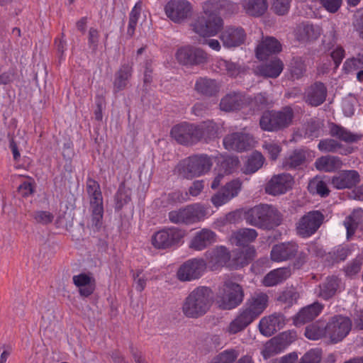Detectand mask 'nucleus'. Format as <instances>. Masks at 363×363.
<instances>
[{"label": "nucleus", "mask_w": 363, "mask_h": 363, "mask_svg": "<svg viewBox=\"0 0 363 363\" xmlns=\"http://www.w3.org/2000/svg\"><path fill=\"white\" fill-rule=\"evenodd\" d=\"M238 9V4L228 0H208L203 4V12L194 19L191 27L201 37L216 36L224 24L220 14H230Z\"/></svg>", "instance_id": "f257e3e1"}, {"label": "nucleus", "mask_w": 363, "mask_h": 363, "mask_svg": "<svg viewBox=\"0 0 363 363\" xmlns=\"http://www.w3.org/2000/svg\"><path fill=\"white\" fill-rule=\"evenodd\" d=\"M212 291L207 286H198L185 298L182 310L189 318H198L204 315L212 303Z\"/></svg>", "instance_id": "f03ea898"}, {"label": "nucleus", "mask_w": 363, "mask_h": 363, "mask_svg": "<svg viewBox=\"0 0 363 363\" xmlns=\"http://www.w3.org/2000/svg\"><path fill=\"white\" fill-rule=\"evenodd\" d=\"M244 218L247 224L263 229H271L279 225L280 222L277 210L267 204H260L248 209Z\"/></svg>", "instance_id": "7ed1b4c3"}, {"label": "nucleus", "mask_w": 363, "mask_h": 363, "mask_svg": "<svg viewBox=\"0 0 363 363\" xmlns=\"http://www.w3.org/2000/svg\"><path fill=\"white\" fill-rule=\"evenodd\" d=\"M270 257L275 262H282L295 259L294 267L299 269L306 262L308 255L305 252L299 250L297 242L288 241L274 245L272 248Z\"/></svg>", "instance_id": "20e7f679"}, {"label": "nucleus", "mask_w": 363, "mask_h": 363, "mask_svg": "<svg viewBox=\"0 0 363 363\" xmlns=\"http://www.w3.org/2000/svg\"><path fill=\"white\" fill-rule=\"evenodd\" d=\"M212 165V160L208 155H194L182 160L177 168L179 175L191 179L208 172Z\"/></svg>", "instance_id": "39448f33"}, {"label": "nucleus", "mask_w": 363, "mask_h": 363, "mask_svg": "<svg viewBox=\"0 0 363 363\" xmlns=\"http://www.w3.org/2000/svg\"><path fill=\"white\" fill-rule=\"evenodd\" d=\"M185 231L177 228H164L151 237V243L157 250H170L179 247L184 242Z\"/></svg>", "instance_id": "423d86ee"}, {"label": "nucleus", "mask_w": 363, "mask_h": 363, "mask_svg": "<svg viewBox=\"0 0 363 363\" xmlns=\"http://www.w3.org/2000/svg\"><path fill=\"white\" fill-rule=\"evenodd\" d=\"M294 118V111L286 106L279 111H267L263 113L260 120L261 128L267 131H274L288 127Z\"/></svg>", "instance_id": "0eeeda50"}, {"label": "nucleus", "mask_w": 363, "mask_h": 363, "mask_svg": "<svg viewBox=\"0 0 363 363\" xmlns=\"http://www.w3.org/2000/svg\"><path fill=\"white\" fill-rule=\"evenodd\" d=\"M206 215V208L199 203H195L177 211H172L168 217L175 224H192L204 219Z\"/></svg>", "instance_id": "6e6552de"}, {"label": "nucleus", "mask_w": 363, "mask_h": 363, "mask_svg": "<svg viewBox=\"0 0 363 363\" xmlns=\"http://www.w3.org/2000/svg\"><path fill=\"white\" fill-rule=\"evenodd\" d=\"M325 220V216L320 211H311L304 214L296 224V233L303 238L314 235Z\"/></svg>", "instance_id": "1a4fd4ad"}, {"label": "nucleus", "mask_w": 363, "mask_h": 363, "mask_svg": "<svg viewBox=\"0 0 363 363\" xmlns=\"http://www.w3.org/2000/svg\"><path fill=\"white\" fill-rule=\"evenodd\" d=\"M166 16L174 23H181L193 13V5L188 0H169L164 6Z\"/></svg>", "instance_id": "9d476101"}, {"label": "nucleus", "mask_w": 363, "mask_h": 363, "mask_svg": "<svg viewBox=\"0 0 363 363\" xmlns=\"http://www.w3.org/2000/svg\"><path fill=\"white\" fill-rule=\"evenodd\" d=\"M352 321L348 317L335 315L326 325L327 337L333 343L342 341L350 333Z\"/></svg>", "instance_id": "9b49d317"}, {"label": "nucleus", "mask_w": 363, "mask_h": 363, "mask_svg": "<svg viewBox=\"0 0 363 363\" xmlns=\"http://www.w3.org/2000/svg\"><path fill=\"white\" fill-rule=\"evenodd\" d=\"M223 295L219 306L224 310H231L239 306L243 301L244 291L242 286L231 281H225L223 285Z\"/></svg>", "instance_id": "f8f14e48"}, {"label": "nucleus", "mask_w": 363, "mask_h": 363, "mask_svg": "<svg viewBox=\"0 0 363 363\" xmlns=\"http://www.w3.org/2000/svg\"><path fill=\"white\" fill-rule=\"evenodd\" d=\"M175 57L179 64L188 66L203 65L208 60V55L203 50L191 45L179 48Z\"/></svg>", "instance_id": "ddd939ff"}, {"label": "nucleus", "mask_w": 363, "mask_h": 363, "mask_svg": "<svg viewBox=\"0 0 363 363\" xmlns=\"http://www.w3.org/2000/svg\"><path fill=\"white\" fill-rule=\"evenodd\" d=\"M205 257L206 264L212 271L218 270L223 267L235 269L233 267V259L230 260V253L228 248L224 246H217L208 250L205 253Z\"/></svg>", "instance_id": "4468645a"}, {"label": "nucleus", "mask_w": 363, "mask_h": 363, "mask_svg": "<svg viewBox=\"0 0 363 363\" xmlns=\"http://www.w3.org/2000/svg\"><path fill=\"white\" fill-rule=\"evenodd\" d=\"M207 267L203 259L194 258L186 261L179 268L177 276L182 281H190L199 279Z\"/></svg>", "instance_id": "2eb2a0df"}, {"label": "nucleus", "mask_w": 363, "mask_h": 363, "mask_svg": "<svg viewBox=\"0 0 363 363\" xmlns=\"http://www.w3.org/2000/svg\"><path fill=\"white\" fill-rule=\"evenodd\" d=\"M268 303L269 296L267 293L255 291L240 309L254 321L267 308Z\"/></svg>", "instance_id": "dca6fc26"}, {"label": "nucleus", "mask_w": 363, "mask_h": 363, "mask_svg": "<svg viewBox=\"0 0 363 363\" xmlns=\"http://www.w3.org/2000/svg\"><path fill=\"white\" fill-rule=\"evenodd\" d=\"M252 137L244 132H235L226 135L223 144L229 151L243 152L251 148Z\"/></svg>", "instance_id": "f3484780"}, {"label": "nucleus", "mask_w": 363, "mask_h": 363, "mask_svg": "<svg viewBox=\"0 0 363 363\" xmlns=\"http://www.w3.org/2000/svg\"><path fill=\"white\" fill-rule=\"evenodd\" d=\"M220 32L219 38L223 46L227 48H236L242 45L247 37L245 30L240 26H226Z\"/></svg>", "instance_id": "a211bd4d"}, {"label": "nucleus", "mask_w": 363, "mask_h": 363, "mask_svg": "<svg viewBox=\"0 0 363 363\" xmlns=\"http://www.w3.org/2000/svg\"><path fill=\"white\" fill-rule=\"evenodd\" d=\"M242 188V182L235 179L227 183L211 197V202L216 207L221 206L237 196Z\"/></svg>", "instance_id": "6ab92c4d"}, {"label": "nucleus", "mask_w": 363, "mask_h": 363, "mask_svg": "<svg viewBox=\"0 0 363 363\" xmlns=\"http://www.w3.org/2000/svg\"><path fill=\"white\" fill-rule=\"evenodd\" d=\"M294 184V177L289 173L274 175L266 185L265 191L271 195L285 194L291 189Z\"/></svg>", "instance_id": "aec40b11"}, {"label": "nucleus", "mask_w": 363, "mask_h": 363, "mask_svg": "<svg viewBox=\"0 0 363 363\" xmlns=\"http://www.w3.org/2000/svg\"><path fill=\"white\" fill-rule=\"evenodd\" d=\"M171 136L177 143L184 145L196 143L195 125L183 122L174 125L170 132Z\"/></svg>", "instance_id": "412c9836"}, {"label": "nucleus", "mask_w": 363, "mask_h": 363, "mask_svg": "<svg viewBox=\"0 0 363 363\" xmlns=\"http://www.w3.org/2000/svg\"><path fill=\"white\" fill-rule=\"evenodd\" d=\"M285 317L281 313H273L262 318L259 323L260 333L266 337L273 335L285 325Z\"/></svg>", "instance_id": "4be33fe9"}, {"label": "nucleus", "mask_w": 363, "mask_h": 363, "mask_svg": "<svg viewBox=\"0 0 363 363\" xmlns=\"http://www.w3.org/2000/svg\"><path fill=\"white\" fill-rule=\"evenodd\" d=\"M322 33V28L318 25H313L305 21L296 25L294 34L295 38L301 43L317 40Z\"/></svg>", "instance_id": "5701e85b"}, {"label": "nucleus", "mask_w": 363, "mask_h": 363, "mask_svg": "<svg viewBox=\"0 0 363 363\" xmlns=\"http://www.w3.org/2000/svg\"><path fill=\"white\" fill-rule=\"evenodd\" d=\"M223 128V123H216L211 120L203 121L199 125H195L196 142L205 140L208 142L212 139L218 137L220 130Z\"/></svg>", "instance_id": "b1692460"}, {"label": "nucleus", "mask_w": 363, "mask_h": 363, "mask_svg": "<svg viewBox=\"0 0 363 363\" xmlns=\"http://www.w3.org/2000/svg\"><path fill=\"white\" fill-rule=\"evenodd\" d=\"M248 101L247 95L240 92H233L223 96L220 100L219 106L221 111L230 112L247 106Z\"/></svg>", "instance_id": "393cba45"}, {"label": "nucleus", "mask_w": 363, "mask_h": 363, "mask_svg": "<svg viewBox=\"0 0 363 363\" xmlns=\"http://www.w3.org/2000/svg\"><path fill=\"white\" fill-rule=\"evenodd\" d=\"M359 182V174L355 170L341 171L331 179V184L337 189H351Z\"/></svg>", "instance_id": "a878e982"}, {"label": "nucleus", "mask_w": 363, "mask_h": 363, "mask_svg": "<svg viewBox=\"0 0 363 363\" xmlns=\"http://www.w3.org/2000/svg\"><path fill=\"white\" fill-rule=\"evenodd\" d=\"M72 281L82 296L89 297L95 291L96 280L90 273L82 272L74 275Z\"/></svg>", "instance_id": "bb28decb"}, {"label": "nucleus", "mask_w": 363, "mask_h": 363, "mask_svg": "<svg viewBox=\"0 0 363 363\" xmlns=\"http://www.w3.org/2000/svg\"><path fill=\"white\" fill-rule=\"evenodd\" d=\"M324 306L316 301L303 307L294 316V323L296 326H301L308 322L312 321L322 312Z\"/></svg>", "instance_id": "cd10ccee"}, {"label": "nucleus", "mask_w": 363, "mask_h": 363, "mask_svg": "<svg viewBox=\"0 0 363 363\" xmlns=\"http://www.w3.org/2000/svg\"><path fill=\"white\" fill-rule=\"evenodd\" d=\"M281 50V43L274 37H266L256 48V57L261 60L267 59L272 54H277Z\"/></svg>", "instance_id": "c85d7f7f"}, {"label": "nucleus", "mask_w": 363, "mask_h": 363, "mask_svg": "<svg viewBox=\"0 0 363 363\" xmlns=\"http://www.w3.org/2000/svg\"><path fill=\"white\" fill-rule=\"evenodd\" d=\"M327 89L322 82H315L308 88L305 94L306 101L313 106L322 104L326 99Z\"/></svg>", "instance_id": "c756f323"}, {"label": "nucleus", "mask_w": 363, "mask_h": 363, "mask_svg": "<svg viewBox=\"0 0 363 363\" xmlns=\"http://www.w3.org/2000/svg\"><path fill=\"white\" fill-rule=\"evenodd\" d=\"M216 235L213 231L203 228L196 233L190 242L189 247L195 250H202L216 242Z\"/></svg>", "instance_id": "7c9ffc66"}, {"label": "nucleus", "mask_w": 363, "mask_h": 363, "mask_svg": "<svg viewBox=\"0 0 363 363\" xmlns=\"http://www.w3.org/2000/svg\"><path fill=\"white\" fill-rule=\"evenodd\" d=\"M283 69V62L280 59L275 57L266 63L257 66L256 72L260 76L274 79L280 75Z\"/></svg>", "instance_id": "2f4dec72"}, {"label": "nucleus", "mask_w": 363, "mask_h": 363, "mask_svg": "<svg viewBox=\"0 0 363 363\" xmlns=\"http://www.w3.org/2000/svg\"><path fill=\"white\" fill-rule=\"evenodd\" d=\"M329 131L332 137L346 143H354L362 138L361 134L352 133L346 128L333 123L330 125Z\"/></svg>", "instance_id": "473e14b6"}, {"label": "nucleus", "mask_w": 363, "mask_h": 363, "mask_svg": "<svg viewBox=\"0 0 363 363\" xmlns=\"http://www.w3.org/2000/svg\"><path fill=\"white\" fill-rule=\"evenodd\" d=\"M291 276V269L289 267H280L270 271L262 279V284L270 287L276 286L284 281Z\"/></svg>", "instance_id": "72a5a7b5"}, {"label": "nucleus", "mask_w": 363, "mask_h": 363, "mask_svg": "<svg viewBox=\"0 0 363 363\" xmlns=\"http://www.w3.org/2000/svg\"><path fill=\"white\" fill-rule=\"evenodd\" d=\"M258 235L257 232L252 228H242L233 233L230 241L239 247L249 246L254 242Z\"/></svg>", "instance_id": "f704fd0d"}, {"label": "nucleus", "mask_w": 363, "mask_h": 363, "mask_svg": "<svg viewBox=\"0 0 363 363\" xmlns=\"http://www.w3.org/2000/svg\"><path fill=\"white\" fill-rule=\"evenodd\" d=\"M194 89L200 95L213 96L219 91V86L214 79L199 77L195 82Z\"/></svg>", "instance_id": "c9c22d12"}, {"label": "nucleus", "mask_w": 363, "mask_h": 363, "mask_svg": "<svg viewBox=\"0 0 363 363\" xmlns=\"http://www.w3.org/2000/svg\"><path fill=\"white\" fill-rule=\"evenodd\" d=\"M133 68L129 64H123L115 73L113 89L115 91H120L125 89L129 79L132 76Z\"/></svg>", "instance_id": "e433bc0d"}, {"label": "nucleus", "mask_w": 363, "mask_h": 363, "mask_svg": "<svg viewBox=\"0 0 363 363\" xmlns=\"http://www.w3.org/2000/svg\"><path fill=\"white\" fill-rule=\"evenodd\" d=\"M318 149L325 152H338L341 155H348L352 152L353 148L351 147H345L340 142L331 139L321 140L318 145Z\"/></svg>", "instance_id": "4c0bfd02"}, {"label": "nucleus", "mask_w": 363, "mask_h": 363, "mask_svg": "<svg viewBox=\"0 0 363 363\" xmlns=\"http://www.w3.org/2000/svg\"><path fill=\"white\" fill-rule=\"evenodd\" d=\"M253 320L246 315L241 309L237 316L229 323L228 327L224 330L225 333L229 335H235L242 331Z\"/></svg>", "instance_id": "58836bf2"}, {"label": "nucleus", "mask_w": 363, "mask_h": 363, "mask_svg": "<svg viewBox=\"0 0 363 363\" xmlns=\"http://www.w3.org/2000/svg\"><path fill=\"white\" fill-rule=\"evenodd\" d=\"M338 286L339 279L337 277H328L323 284L319 285V290L317 294L323 299L328 300L335 294Z\"/></svg>", "instance_id": "ea45409f"}, {"label": "nucleus", "mask_w": 363, "mask_h": 363, "mask_svg": "<svg viewBox=\"0 0 363 363\" xmlns=\"http://www.w3.org/2000/svg\"><path fill=\"white\" fill-rule=\"evenodd\" d=\"M241 250L236 253V257L233 258V267L235 269L241 268L248 264L255 257L256 250L253 246H245Z\"/></svg>", "instance_id": "a19ab883"}, {"label": "nucleus", "mask_w": 363, "mask_h": 363, "mask_svg": "<svg viewBox=\"0 0 363 363\" xmlns=\"http://www.w3.org/2000/svg\"><path fill=\"white\" fill-rule=\"evenodd\" d=\"M306 158L303 150H295L284 159L282 167L286 170L297 169L304 164Z\"/></svg>", "instance_id": "79ce46f5"}, {"label": "nucleus", "mask_w": 363, "mask_h": 363, "mask_svg": "<svg viewBox=\"0 0 363 363\" xmlns=\"http://www.w3.org/2000/svg\"><path fill=\"white\" fill-rule=\"evenodd\" d=\"M242 6L245 12L252 16H261L267 9V0H243Z\"/></svg>", "instance_id": "37998d69"}, {"label": "nucleus", "mask_w": 363, "mask_h": 363, "mask_svg": "<svg viewBox=\"0 0 363 363\" xmlns=\"http://www.w3.org/2000/svg\"><path fill=\"white\" fill-rule=\"evenodd\" d=\"M341 164L339 157L330 155L322 156L315 162L317 169L328 172L335 171L340 167Z\"/></svg>", "instance_id": "c03bdc74"}, {"label": "nucleus", "mask_w": 363, "mask_h": 363, "mask_svg": "<svg viewBox=\"0 0 363 363\" xmlns=\"http://www.w3.org/2000/svg\"><path fill=\"white\" fill-rule=\"evenodd\" d=\"M264 161V158L260 152H254L248 157L242 171L245 174L255 173L262 167Z\"/></svg>", "instance_id": "a18cd8bd"}, {"label": "nucleus", "mask_w": 363, "mask_h": 363, "mask_svg": "<svg viewBox=\"0 0 363 363\" xmlns=\"http://www.w3.org/2000/svg\"><path fill=\"white\" fill-rule=\"evenodd\" d=\"M363 220V211L354 210L352 214L347 217L345 221V226L347 229V236H351L354 233L357 226L361 224Z\"/></svg>", "instance_id": "49530a36"}, {"label": "nucleus", "mask_w": 363, "mask_h": 363, "mask_svg": "<svg viewBox=\"0 0 363 363\" xmlns=\"http://www.w3.org/2000/svg\"><path fill=\"white\" fill-rule=\"evenodd\" d=\"M86 191L90 199V203H98L103 201L102 193L99 184L91 178L86 180Z\"/></svg>", "instance_id": "de8ad7c7"}, {"label": "nucleus", "mask_w": 363, "mask_h": 363, "mask_svg": "<svg viewBox=\"0 0 363 363\" xmlns=\"http://www.w3.org/2000/svg\"><path fill=\"white\" fill-rule=\"evenodd\" d=\"M249 101L247 104V106H250V108L254 111H259L266 108L269 104L270 101L266 93H259L254 98L247 96Z\"/></svg>", "instance_id": "09e8293b"}, {"label": "nucleus", "mask_w": 363, "mask_h": 363, "mask_svg": "<svg viewBox=\"0 0 363 363\" xmlns=\"http://www.w3.org/2000/svg\"><path fill=\"white\" fill-rule=\"evenodd\" d=\"M219 163L220 171L228 174L233 173L238 168L240 161L238 157L226 156L222 157Z\"/></svg>", "instance_id": "8fccbe9b"}, {"label": "nucleus", "mask_w": 363, "mask_h": 363, "mask_svg": "<svg viewBox=\"0 0 363 363\" xmlns=\"http://www.w3.org/2000/svg\"><path fill=\"white\" fill-rule=\"evenodd\" d=\"M361 69H363V54H358L356 57L347 58L342 66V70L347 74Z\"/></svg>", "instance_id": "3c124183"}, {"label": "nucleus", "mask_w": 363, "mask_h": 363, "mask_svg": "<svg viewBox=\"0 0 363 363\" xmlns=\"http://www.w3.org/2000/svg\"><path fill=\"white\" fill-rule=\"evenodd\" d=\"M305 336L310 340H316L326 336V325L320 326L318 323L311 324L306 328Z\"/></svg>", "instance_id": "603ef678"}, {"label": "nucleus", "mask_w": 363, "mask_h": 363, "mask_svg": "<svg viewBox=\"0 0 363 363\" xmlns=\"http://www.w3.org/2000/svg\"><path fill=\"white\" fill-rule=\"evenodd\" d=\"M306 71L304 61L300 57H295L292 59L290 65V72L294 79H298Z\"/></svg>", "instance_id": "864d4df0"}, {"label": "nucleus", "mask_w": 363, "mask_h": 363, "mask_svg": "<svg viewBox=\"0 0 363 363\" xmlns=\"http://www.w3.org/2000/svg\"><path fill=\"white\" fill-rule=\"evenodd\" d=\"M337 34L335 28L331 25L328 30L323 35V45L325 49L329 50L335 47L337 42Z\"/></svg>", "instance_id": "5fc2aeb1"}, {"label": "nucleus", "mask_w": 363, "mask_h": 363, "mask_svg": "<svg viewBox=\"0 0 363 363\" xmlns=\"http://www.w3.org/2000/svg\"><path fill=\"white\" fill-rule=\"evenodd\" d=\"M308 188L311 191L313 190L322 197H326L329 195L330 190L325 182L319 179H314L310 182Z\"/></svg>", "instance_id": "6e6d98bb"}, {"label": "nucleus", "mask_w": 363, "mask_h": 363, "mask_svg": "<svg viewBox=\"0 0 363 363\" xmlns=\"http://www.w3.org/2000/svg\"><path fill=\"white\" fill-rule=\"evenodd\" d=\"M238 356L235 350H227L219 354L211 363H233Z\"/></svg>", "instance_id": "4d7b16f0"}, {"label": "nucleus", "mask_w": 363, "mask_h": 363, "mask_svg": "<svg viewBox=\"0 0 363 363\" xmlns=\"http://www.w3.org/2000/svg\"><path fill=\"white\" fill-rule=\"evenodd\" d=\"M211 109V103L201 101L196 103L191 108V113L196 116L203 117L209 114Z\"/></svg>", "instance_id": "13d9d810"}, {"label": "nucleus", "mask_w": 363, "mask_h": 363, "mask_svg": "<svg viewBox=\"0 0 363 363\" xmlns=\"http://www.w3.org/2000/svg\"><path fill=\"white\" fill-rule=\"evenodd\" d=\"M299 295L294 289L284 291L278 298V301L288 306H291L296 302Z\"/></svg>", "instance_id": "bf43d9fd"}, {"label": "nucleus", "mask_w": 363, "mask_h": 363, "mask_svg": "<svg viewBox=\"0 0 363 363\" xmlns=\"http://www.w3.org/2000/svg\"><path fill=\"white\" fill-rule=\"evenodd\" d=\"M291 0H274L272 10L279 16H284L288 13Z\"/></svg>", "instance_id": "052dcab7"}, {"label": "nucleus", "mask_w": 363, "mask_h": 363, "mask_svg": "<svg viewBox=\"0 0 363 363\" xmlns=\"http://www.w3.org/2000/svg\"><path fill=\"white\" fill-rule=\"evenodd\" d=\"M92 212V221L95 225L101 223L104 215L103 201L98 203H90Z\"/></svg>", "instance_id": "680f3d73"}, {"label": "nucleus", "mask_w": 363, "mask_h": 363, "mask_svg": "<svg viewBox=\"0 0 363 363\" xmlns=\"http://www.w3.org/2000/svg\"><path fill=\"white\" fill-rule=\"evenodd\" d=\"M33 219L37 223L47 225L52 222L54 216L47 211H37L33 214Z\"/></svg>", "instance_id": "e2e57ef3"}, {"label": "nucleus", "mask_w": 363, "mask_h": 363, "mask_svg": "<svg viewBox=\"0 0 363 363\" xmlns=\"http://www.w3.org/2000/svg\"><path fill=\"white\" fill-rule=\"evenodd\" d=\"M263 147L268 152L270 158L273 160L277 159L281 151V147L280 145L274 141H264Z\"/></svg>", "instance_id": "0e129e2a"}, {"label": "nucleus", "mask_w": 363, "mask_h": 363, "mask_svg": "<svg viewBox=\"0 0 363 363\" xmlns=\"http://www.w3.org/2000/svg\"><path fill=\"white\" fill-rule=\"evenodd\" d=\"M321 353L318 350H311L301 357L298 363H320Z\"/></svg>", "instance_id": "69168bd1"}, {"label": "nucleus", "mask_w": 363, "mask_h": 363, "mask_svg": "<svg viewBox=\"0 0 363 363\" xmlns=\"http://www.w3.org/2000/svg\"><path fill=\"white\" fill-rule=\"evenodd\" d=\"M188 198L187 192L184 193L180 191H174L167 195V201L169 204L182 203L186 201Z\"/></svg>", "instance_id": "338daca9"}, {"label": "nucleus", "mask_w": 363, "mask_h": 363, "mask_svg": "<svg viewBox=\"0 0 363 363\" xmlns=\"http://www.w3.org/2000/svg\"><path fill=\"white\" fill-rule=\"evenodd\" d=\"M362 262L360 259H354L345 267V272L347 277H353L358 274L362 268Z\"/></svg>", "instance_id": "774afa93"}]
</instances>
